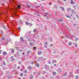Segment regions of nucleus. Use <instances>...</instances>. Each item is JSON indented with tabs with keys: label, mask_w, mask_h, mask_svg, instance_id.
<instances>
[{
	"label": "nucleus",
	"mask_w": 79,
	"mask_h": 79,
	"mask_svg": "<svg viewBox=\"0 0 79 79\" xmlns=\"http://www.w3.org/2000/svg\"><path fill=\"white\" fill-rule=\"evenodd\" d=\"M2 54L3 55H6V54H7V53H6V52H4Z\"/></svg>",
	"instance_id": "f257e3e1"
},
{
	"label": "nucleus",
	"mask_w": 79,
	"mask_h": 79,
	"mask_svg": "<svg viewBox=\"0 0 79 79\" xmlns=\"http://www.w3.org/2000/svg\"><path fill=\"white\" fill-rule=\"evenodd\" d=\"M71 10V8H68L67 9V10L69 12V11H70Z\"/></svg>",
	"instance_id": "f03ea898"
},
{
	"label": "nucleus",
	"mask_w": 79,
	"mask_h": 79,
	"mask_svg": "<svg viewBox=\"0 0 79 79\" xmlns=\"http://www.w3.org/2000/svg\"><path fill=\"white\" fill-rule=\"evenodd\" d=\"M29 79H33V76L32 75H30L29 77Z\"/></svg>",
	"instance_id": "7ed1b4c3"
},
{
	"label": "nucleus",
	"mask_w": 79,
	"mask_h": 79,
	"mask_svg": "<svg viewBox=\"0 0 79 79\" xmlns=\"http://www.w3.org/2000/svg\"><path fill=\"white\" fill-rule=\"evenodd\" d=\"M75 2H73V0H71V4H72V5H74V4H75Z\"/></svg>",
	"instance_id": "20e7f679"
},
{
	"label": "nucleus",
	"mask_w": 79,
	"mask_h": 79,
	"mask_svg": "<svg viewBox=\"0 0 79 79\" xmlns=\"http://www.w3.org/2000/svg\"><path fill=\"white\" fill-rule=\"evenodd\" d=\"M38 54L39 55H41V54H42V52L40 51L38 52Z\"/></svg>",
	"instance_id": "39448f33"
},
{
	"label": "nucleus",
	"mask_w": 79,
	"mask_h": 79,
	"mask_svg": "<svg viewBox=\"0 0 79 79\" xmlns=\"http://www.w3.org/2000/svg\"><path fill=\"white\" fill-rule=\"evenodd\" d=\"M43 15H44V16H47V15H48V13H45L43 14Z\"/></svg>",
	"instance_id": "423d86ee"
},
{
	"label": "nucleus",
	"mask_w": 79,
	"mask_h": 79,
	"mask_svg": "<svg viewBox=\"0 0 79 79\" xmlns=\"http://www.w3.org/2000/svg\"><path fill=\"white\" fill-rule=\"evenodd\" d=\"M52 63H56V61L55 60H52Z\"/></svg>",
	"instance_id": "0eeeda50"
},
{
	"label": "nucleus",
	"mask_w": 79,
	"mask_h": 79,
	"mask_svg": "<svg viewBox=\"0 0 79 79\" xmlns=\"http://www.w3.org/2000/svg\"><path fill=\"white\" fill-rule=\"evenodd\" d=\"M31 68H32V67L31 66H29L28 67V69L29 70H31Z\"/></svg>",
	"instance_id": "6e6552de"
},
{
	"label": "nucleus",
	"mask_w": 79,
	"mask_h": 79,
	"mask_svg": "<svg viewBox=\"0 0 79 79\" xmlns=\"http://www.w3.org/2000/svg\"><path fill=\"white\" fill-rule=\"evenodd\" d=\"M73 76V74H72V73H70V77H72Z\"/></svg>",
	"instance_id": "1a4fd4ad"
},
{
	"label": "nucleus",
	"mask_w": 79,
	"mask_h": 79,
	"mask_svg": "<svg viewBox=\"0 0 79 79\" xmlns=\"http://www.w3.org/2000/svg\"><path fill=\"white\" fill-rule=\"evenodd\" d=\"M68 74H67V73L65 72V74H64L63 76H66Z\"/></svg>",
	"instance_id": "9d476101"
},
{
	"label": "nucleus",
	"mask_w": 79,
	"mask_h": 79,
	"mask_svg": "<svg viewBox=\"0 0 79 79\" xmlns=\"http://www.w3.org/2000/svg\"><path fill=\"white\" fill-rule=\"evenodd\" d=\"M72 13H73V14L74 15V14H76V12H74L72 10Z\"/></svg>",
	"instance_id": "9b49d317"
},
{
	"label": "nucleus",
	"mask_w": 79,
	"mask_h": 79,
	"mask_svg": "<svg viewBox=\"0 0 79 79\" xmlns=\"http://www.w3.org/2000/svg\"><path fill=\"white\" fill-rule=\"evenodd\" d=\"M71 44H72V43L71 42H69V43L68 44L69 45H71Z\"/></svg>",
	"instance_id": "f8f14e48"
},
{
	"label": "nucleus",
	"mask_w": 79,
	"mask_h": 79,
	"mask_svg": "<svg viewBox=\"0 0 79 79\" xmlns=\"http://www.w3.org/2000/svg\"><path fill=\"white\" fill-rule=\"evenodd\" d=\"M61 9H62V10H63V11H64V8H63V7H60Z\"/></svg>",
	"instance_id": "ddd939ff"
},
{
	"label": "nucleus",
	"mask_w": 79,
	"mask_h": 79,
	"mask_svg": "<svg viewBox=\"0 0 79 79\" xmlns=\"http://www.w3.org/2000/svg\"><path fill=\"white\" fill-rule=\"evenodd\" d=\"M15 51H14V50L13 49H12V51H11V52L12 53H14Z\"/></svg>",
	"instance_id": "4468645a"
},
{
	"label": "nucleus",
	"mask_w": 79,
	"mask_h": 79,
	"mask_svg": "<svg viewBox=\"0 0 79 79\" xmlns=\"http://www.w3.org/2000/svg\"><path fill=\"white\" fill-rule=\"evenodd\" d=\"M75 79H79V77L78 76H77L75 77Z\"/></svg>",
	"instance_id": "2eb2a0df"
},
{
	"label": "nucleus",
	"mask_w": 79,
	"mask_h": 79,
	"mask_svg": "<svg viewBox=\"0 0 79 79\" xmlns=\"http://www.w3.org/2000/svg\"><path fill=\"white\" fill-rule=\"evenodd\" d=\"M29 53H31V51H28L27 52V54Z\"/></svg>",
	"instance_id": "dca6fc26"
},
{
	"label": "nucleus",
	"mask_w": 79,
	"mask_h": 79,
	"mask_svg": "<svg viewBox=\"0 0 79 79\" xmlns=\"http://www.w3.org/2000/svg\"><path fill=\"white\" fill-rule=\"evenodd\" d=\"M36 66L37 67H38V68H39V64H37L36 65Z\"/></svg>",
	"instance_id": "f3484780"
},
{
	"label": "nucleus",
	"mask_w": 79,
	"mask_h": 79,
	"mask_svg": "<svg viewBox=\"0 0 79 79\" xmlns=\"http://www.w3.org/2000/svg\"><path fill=\"white\" fill-rule=\"evenodd\" d=\"M36 31H37V29L35 28L34 30V32H36Z\"/></svg>",
	"instance_id": "a211bd4d"
},
{
	"label": "nucleus",
	"mask_w": 79,
	"mask_h": 79,
	"mask_svg": "<svg viewBox=\"0 0 79 79\" xmlns=\"http://www.w3.org/2000/svg\"><path fill=\"white\" fill-rule=\"evenodd\" d=\"M53 75H54V76H55V74H56V73L54 72H53Z\"/></svg>",
	"instance_id": "6ab92c4d"
},
{
	"label": "nucleus",
	"mask_w": 79,
	"mask_h": 79,
	"mask_svg": "<svg viewBox=\"0 0 79 79\" xmlns=\"http://www.w3.org/2000/svg\"><path fill=\"white\" fill-rule=\"evenodd\" d=\"M20 40H21L22 41H23V37H21L20 38Z\"/></svg>",
	"instance_id": "aec40b11"
},
{
	"label": "nucleus",
	"mask_w": 79,
	"mask_h": 79,
	"mask_svg": "<svg viewBox=\"0 0 79 79\" xmlns=\"http://www.w3.org/2000/svg\"><path fill=\"white\" fill-rule=\"evenodd\" d=\"M13 68H16V65H13Z\"/></svg>",
	"instance_id": "412c9836"
},
{
	"label": "nucleus",
	"mask_w": 79,
	"mask_h": 79,
	"mask_svg": "<svg viewBox=\"0 0 79 79\" xmlns=\"http://www.w3.org/2000/svg\"><path fill=\"white\" fill-rule=\"evenodd\" d=\"M62 71H63V70H62V69H60L59 70V72H62Z\"/></svg>",
	"instance_id": "4be33fe9"
},
{
	"label": "nucleus",
	"mask_w": 79,
	"mask_h": 79,
	"mask_svg": "<svg viewBox=\"0 0 79 79\" xmlns=\"http://www.w3.org/2000/svg\"><path fill=\"white\" fill-rule=\"evenodd\" d=\"M20 7H21V6L20 5H19L17 6V8H20Z\"/></svg>",
	"instance_id": "5701e85b"
},
{
	"label": "nucleus",
	"mask_w": 79,
	"mask_h": 79,
	"mask_svg": "<svg viewBox=\"0 0 79 79\" xmlns=\"http://www.w3.org/2000/svg\"><path fill=\"white\" fill-rule=\"evenodd\" d=\"M46 44V45H47L48 44V43H47V42L46 41H45V43L44 44V45H45V44Z\"/></svg>",
	"instance_id": "b1692460"
},
{
	"label": "nucleus",
	"mask_w": 79,
	"mask_h": 79,
	"mask_svg": "<svg viewBox=\"0 0 79 79\" xmlns=\"http://www.w3.org/2000/svg\"><path fill=\"white\" fill-rule=\"evenodd\" d=\"M75 47H77V44H75Z\"/></svg>",
	"instance_id": "393cba45"
},
{
	"label": "nucleus",
	"mask_w": 79,
	"mask_h": 79,
	"mask_svg": "<svg viewBox=\"0 0 79 79\" xmlns=\"http://www.w3.org/2000/svg\"><path fill=\"white\" fill-rule=\"evenodd\" d=\"M24 72L25 73H27V70H25V71Z\"/></svg>",
	"instance_id": "a878e982"
},
{
	"label": "nucleus",
	"mask_w": 79,
	"mask_h": 79,
	"mask_svg": "<svg viewBox=\"0 0 79 79\" xmlns=\"http://www.w3.org/2000/svg\"><path fill=\"white\" fill-rule=\"evenodd\" d=\"M33 49L35 50H36V47H35L34 48H33Z\"/></svg>",
	"instance_id": "bb28decb"
},
{
	"label": "nucleus",
	"mask_w": 79,
	"mask_h": 79,
	"mask_svg": "<svg viewBox=\"0 0 79 79\" xmlns=\"http://www.w3.org/2000/svg\"><path fill=\"white\" fill-rule=\"evenodd\" d=\"M66 17H67V18H70V16H69L66 15Z\"/></svg>",
	"instance_id": "cd10ccee"
},
{
	"label": "nucleus",
	"mask_w": 79,
	"mask_h": 79,
	"mask_svg": "<svg viewBox=\"0 0 79 79\" xmlns=\"http://www.w3.org/2000/svg\"><path fill=\"white\" fill-rule=\"evenodd\" d=\"M28 41H29V42H31V40L30 39H28Z\"/></svg>",
	"instance_id": "c85d7f7f"
},
{
	"label": "nucleus",
	"mask_w": 79,
	"mask_h": 79,
	"mask_svg": "<svg viewBox=\"0 0 79 79\" xmlns=\"http://www.w3.org/2000/svg\"><path fill=\"white\" fill-rule=\"evenodd\" d=\"M23 74L22 73H21L20 76L22 77V76H23Z\"/></svg>",
	"instance_id": "c756f323"
},
{
	"label": "nucleus",
	"mask_w": 79,
	"mask_h": 79,
	"mask_svg": "<svg viewBox=\"0 0 79 79\" xmlns=\"http://www.w3.org/2000/svg\"><path fill=\"white\" fill-rule=\"evenodd\" d=\"M58 21H59V22H63L61 20H58Z\"/></svg>",
	"instance_id": "7c9ffc66"
},
{
	"label": "nucleus",
	"mask_w": 79,
	"mask_h": 79,
	"mask_svg": "<svg viewBox=\"0 0 79 79\" xmlns=\"http://www.w3.org/2000/svg\"><path fill=\"white\" fill-rule=\"evenodd\" d=\"M26 25H29V23L28 22H27L26 23Z\"/></svg>",
	"instance_id": "2f4dec72"
},
{
	"label": "nucleus",
	"mask_w": 79,
	"mask_h": 79,
	"mask_svg": "<svg viewBox=\"0 0 79 79\" xmlns=\"http://www.w3.org/2000/svg\"><path fill=\"white\" fill-rule=\"evenodd\" d=\"M49 5L50 6H51V5H52V3H51V2L49 3Z\"/></svg>",
	"instance_id": "473e14b6"
},
{
	"label": "nucleus",
	"mask_w": 79,
	"mask_h": 79,
	"mask_svg": "<svg viewBox=\"0 0 79 79\" xmlns=\"http://www.w3.org/2000/svg\"><path fill=\"white\" fill-rule=\"evenodd\" d=\"M76 16L77 17V18H78H78H79V16H78V15H76Z\"/></svg>",
	"instance_id": "72a5a7b5"
},
{
	"label": "nucleus",
	"mask_w": 79,
	"mask_h": 79,
	"mask_svg": "<svg viewBox=\"0 0 79 79\" xmlns=\"http://www.w3.org/2000/svg\"><path fill=\"white\" fill-rule=\"evenodd\" d=\"M30 45H32V43H30Z\"/></svg>",
	"instance_id": "f704fd0d"
},
{
	"label": "nucleus",
	"mask_w": 79,
	"mask_h": 79,
	"mask_svg": "<svg viewBox=\"0 0 79 79\" xmlns=\"http://www.w3.org/2000/svg\"><path fill=\"white\" fill-rule=\"evenodd\" d=\"M31 64H34V62H31Z\"/></svg>",
	"instance_id": "c9c22d12"
},
{
	"label": "nucleus",
	"mask_w": 79,
	"mask_h": 79,
	"mask_svg": "<svg viewBox=\"0 0 79 79\" xmlns=\"http://www.w3.org/2000/svg\"><path fill=\"white\" fill-rule=\"evenodd\" d=\"M2 40H4L5 39V38L4 37H2Z\"/></svg>",
	"instance_id": "e433bc0d"
},
{
	"label": "nucleus",
	"mask_w": 79,
	"mask_h": 79,
	"mask_svg": "<svg viewBox=\"0 0 79 79\" xmlns=\"http://www.w3.org/2000/svg\"><path fill=\"white\" fill-rule=\"evenodd\" d=\"M29 24L30 26H32V24L31 23H29Z\"/></svg>",
	"instance_id": "4c0bfd02"
},
{
	"label": "nucleus",
	"mask_w": 79,
	"mask_h": 79,
	"mask_svg": "<svg viewBox=\"0 0 79 79\" xmlns=\"http://www.w3.org/2000/svg\"><path fill=\"white\" fill-rule=\"evenodd\" d=\"M53 46V44H51V47H52Z\"/></svg>",
	"instance_id": "58836bf2"
},
{
	"label": "nucleus",
	"mask_w": 79,
	"mask_h": 79,
	"mask_svg": "<svg viewBox=\"0 0 79 79\" xmlns=\"http://www.w3.org/2000/svg\"><path fill=\"white\" fill-rule=\"evenodd\" d=\"M47 19H49V17L48 16L47 17Z\"/></svg>",
	"instance_id": "ea45409f"
},
{
	"label": "nucleus",
	"mask_w": 79,
	"mask_h": 79,
	"mask_svg": "<svg viewBox=\"0 0 79 79\" xmlns=\"http://www.w3.org/2000/svg\"><path fill=\"white\" fill-rule=\"evenodd\" d=\"M41 1H45V0H40Z\"/></svg>",
	"instance_id": "a19ab883"
},
{
	"label": "nucleus",
	"mask_w": 79,
	"mask_h": 79,
	"mask_svg": "<svg viewBox=\"0 0 79 79\" xmlns=\"http://www.w3.org/2000/svg\"><path fill=\"white\" fill-rule=\"evenodd\" d=\"M1 33L2 34H3V31H1Z\"/></svg>",
	"instance_id": "79ce46f5"
},
{
	"label": "nucleus",
	"mask_w": 79,
	"mask_h": 79,
	"mask_svg": "<svg viewBox=\"0 0 79 79\" xmlns=\"http://www.w3.org/2000/svg\"><path fill=\"white\" fill-rule=\"evenodd\" d=\"M18 29H19V30H21V28H18Z\"/></svg>",
	"instance_id": "37998d69"
},
{
	"label": "nucleus",
	"mask_w": 79,
	"mask_h": 79,
	"mask_svg": "<svg viewBox=\"0 0 79 79\" xmlns=\"http://www.w3.org/2000/svg\"><path fill=\"white\" fill-rule=\"evenodd\" d=\"M63 1H64V2H66V0H62Z\"/></svg>",
	"instance_id": "c03bdc74"
},
{
	"label": "nucleus",
	"mask_w": 79,
	"mask_h": 79,
	"mask_svg": "<svg viewBox=\"0 0 79 79\" xmlns=\"http://www.w3.org/2000/svg\"><path fill=\"white\" fill-rule=\"evenodd\" d=\"M21 71H23V69H21Z\"/></svg>",
	"instance_id": "a18cd8bd"
},
{
	"label": "nucleus",
	"mask_w": 79,
	"mask_h": 79,
	"mask_svg": "<svg viewBox=\"0 0 79 79\" xmlns=\"http://www.w3.org/2000/svg\"><path fill=\"white\" fill-rule=\"evenodd\" d=\"M50 41H52V39H50Z\"/></svg>",
	"instance_id": "49530a36"
},
{
	"label": "nucleus",
	"mask_w": 79,
	"mask_h": 79,
	"mask_svg": "<svg viewBox=\"0 0 79 79\" xmlns=\"http://www.w3.org/2000/svg\"><path fill=\"white\" fill-rule=\"evenodd\" d=\"M49 64H51V62H50V61H49Z\"/></svg>",
	"instance_id": "de8ad7c7"
},
{
	"label": "nucleus",
	"mask_w": 79,
	"mask_h": 79,
	"mask_svg": "<svg viewBox=\"0 0 79 79\" xmlns=\"http://www.w3.org/2000/svg\"><path fill=\"white\" fill-rule=\"evenodd\" d=\"M3 64L4 65H5V64H5V63H4Z\"/></svg>",
	"instance_id": "09e8293b"
},
{
	"label": "nucleus",
	"mask_w": 79,
	"mask_h": 79,
	"mask_svg": "<svg viewBox=\"0 0 79 79\" xmlns=\"http://www.w3.org/2000/svg\"><path fill=\"white\" fill-rule=\"evenodd\" d=\"M42 10L43 11H44L45 10L44 9H42Z\"/></svg>",
	"instance_id": "8fccbe9b"
},
{
	"label": "nucleus",
	"mask_w": 79,
	"mask_h": 79,
	"mask_svg": "<svg viewBox=\"0 0 79 79\" xmlns=\"http://www.w3.org/2000/svg\"><path fill=\"white\" fill-rule=\"evenodd\" d=\"M2 52V50H0V53H1V52Z\"/></svg>",
	"instance_id": "3c124183"
},
{
	"label": "nucleus",
	"mask_w": 79,
	"mask_h": 79,
	"mask_svg": "<svg viewBox=\"0 0 79 79\" xmlns=\"http://www.w3.org/2000/svg\"><path fill=\"white\" fill-rule=\"evenodd\" d=\"M19 66L18 67V69H19Z\"/></svg>",
	"instance_id": "603ef678"
},
{
	"label": "nucleus",
	"mask_w": 79,
	"mask_h": 79,
	"mask_svg": "<svg viewBox=\"0 0 79 79\" xmlns=\"http://www.w3.org/2000/svg\"><path fill=\"white\" fill-rule=\"evenodd\" d=\"M36 35H37H37H35V37H36Z\"/></svg>",
	"instance_id": "864d4df0"
},
{
	"label": "nucleus",
	"mask_w": 79,
	"mask_h": 79,
	"mask_svg": "<svg viewBox=\"0 0 79 79\" xmlns=\"http://www.w3.org/2000/svg\"><path fill=\"white\" fill-rule=\"evenodd\" d=\"M77 40V39H76L75 40Z\"/></svg>",
	"instance_id": "5fc2aeb1"
},
{
	"label": "nucleus",
	"mask_w": 79,
	"mask_h": 79,
	"mask_svg": "<svg viewBox=\"0 0 79 79\" xmlns=\"http://www.w3.org/2000/svg\"><path fill=\"white\" fill-rule=\"evenodd\" d=\"M36 7H39V6H36Z\"/></svg>",
	"instance_id": "6e6d98bb"
},
{
	"label": "nucleus",
	"mask_w": 79,
	"mask_h": 79,
	"mask_svg": "<svg viewBox=\"0 0 79 79\" xmlns=\"http://www.w3.org/2000/svg\"><path fill=\"white\" fill-rule=\"evenodd\" d=\"M45 48H47V46H45Z\"/></svg>",
	"instance_id": "4d7b16f0"
},
{
	"label": "nucleus",
	"mask_w": 79,
	"mask_h": 79,
	"mask_svg": "<svg viewBox=\"0 0 79 79\" xmlns=\"http://www.w3.org/2000/svg\"><path fill=\"white\" fill-rule=\"evenodd\" d=\"M36 13H37V12H35V14H36Z\"/></svg>",
	"instance_id": "13d9d810"
},
{
	"label": "nucleus",
	"mask_w": 79,
	"mask_h": 79,
	"mask_svg": "<svg viewBox=\"0 0 79 79\" xmlns=\"http://www.w3.org/2000/svg\"><path fill=\"white\" fill-rule=\"evenodd\" d=\"M54 66H56V64H54Z\"/></svg>",
	"instance_id": "bf43d9fd"
},
{
	"label": "nucleus",
	"mask_w": 79,
	"mask_h": 79,
	"mask_svg": "<svg viewBox=\"0 0 79 79\" xmlns=\"http://www.w3.org/2000/svg\"><path fill=\"white\" fill-rule=\"evenodd\" d=\"M18 79H21L20 78H19Z\"/></svg>",
	"instance_id": "052dcab7"
},
{
	"label": "nucleus",
	"mask_w": 79,
	"mask_h": 79,
	"mask_svg": "<svg viewBox=\"0 0 79 79\" xmlns=\"http://www.w3.org/2000/svg\"><path fill=\"white\" fill-rule=\"evenodd\" d=\"M20 51L21 52H22V51H22V50H20Z\"/></svg>",
	"instance_id": "680f3d73"
},
{
	"label": "nucleus",
	"mask_w": 79,
	"mask_h": 79,
	"mask_svg": "<svg viewBox=\"0 0 79 79\" xmlns=\"http://www.w3.org/2000/svg\"><path fill=\"white\" fill-rule=\"evenodd\" d=\"M15 11H16V10L14 9Z\"/></svg>",
	"instance_id": "e2e57ef3"
},
{
	"label": "nucleus",
	"mask_w": 79,
	"mask_h": 79,
	"mask_svg": "<svg viewBox=\"0 0 79 79\" xmlns=\"http://www.w3.org/2000/svg\"><path fill=\"white\" fill-rule=\"evenodd\" d=\"M1 15V13H0V15Z\"/></svg>",
	"instance_id": "0e129e2a"
},
{
	"label": "nucleus",
	"mask_w": 79,
	"mask_h": 79,
	"mask_svg": "<svg viewBox=\"0 0 79 79\" xmlns=\"http://www.w3.org/2000/svg\"><path fill=\"white\" fill-rule=\"evenodd\" d=\"M71 16H72V15H71Z\"/></svg>",
	"instance_id": "69168bd1"
},
{
	"label": "nucleus",
	"mask_w": 79,
	"mask_h": 79,
	"mask_svg": "<svg viewBox=\"0 0 79 79\" xmlns=\"http://www.w3.org/2000/svg\"><path fill=\"white\" fill-rule=\"evenodd\" d=\"M24 75H26V74H24Z\"/></svg>",
	"instance_id": "338daca9"
},
{
	"label": "nucleus",
	"mask_w": 79,
	"mask_h": 79,
	"mask_svg": "<svg viewBox=\"0 0 79 79\" xmlns=\"http://www.w3.org/2000/svg\"><path fill=\"white\" fill-rule=\"evenodd\" d=\"M26 38H27V37H26Z\"/></svg>",
	"instance_id": "774afa93"
}]
</instances>
